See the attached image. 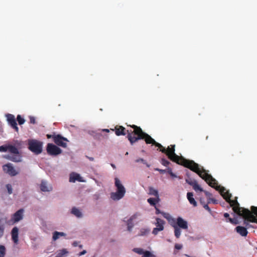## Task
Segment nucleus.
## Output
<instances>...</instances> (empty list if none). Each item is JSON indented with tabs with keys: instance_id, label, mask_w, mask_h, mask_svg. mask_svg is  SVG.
Here are the masks:
<instances>
[{
	"instance_id": "obj_35",
	"label": "nucleus",
	"mask_w": 257,
	"mask_h": 257,
	"mask_svg": "<svg viewBox=\"0 0 257 257\" xmlns=\"http://www.w3.org/2000/svg\"><path fill=\"white\" fill-rule=\"evenodd\" d=\"M136 162H138V163L142 162L144 164H146V161L142 158H139V159L136 160Z\"/></svg>"
},
{
	"instance_id": "obj_14",
	"label": "nucleus",
	"mask_w": 257,
	"mask_h": 257,
	"mask_svg": "<svg viewBox=\"0 0 257 257\" xmlns=\"http://www.w3.org/2000/svg\"><path fill=\"white\" fill-rule=\"evenodd\" d=\"M69 181L71 183H75L76 181L79 182H85L86 181L83 179V178L80 175V174L76 173V172H72L69 175Z\"/></svg>"
},
{
	"instance_id": "obj_45",
	"label": "nucleus",
	"mask_w": 257,
	"mask_h": 257,
	"mask_svg": "<svg viewBox=\"0 0 257 257\" xmlns=\"http://www.w3.org/2000/svg\"><path fill=\"white\" fill-rule=\"evenodd\" d=\"M224 216L225 217H226V218H228V217H229V214H228V213H225L224 214Z\"/></svg>"
},
{
	"instance_id": "obj_22",
	"label": "nucleus",
	"mask_w": 257,
	"mask_h": 257,
	"mask_svg": "<svg viewBox=\"0 0 257 257\" xmlns=\"http://www.w3.org/2000/svg\"><path fill=\"white\" fill-rule=\"evenodd\" d=\"M125 128L120 126L118 127H115V134L117 136L125 135V133L124 132Z\"/></svg>"
},
{
	"instance_id": "obj_6",
	"label": "nucleus",
	"mask_w": 257,
	"mask_h": 257,
	"mask_svg": "<svg viewBox=\"0 0 257 257\" xmlns=\"http://www.w3.org/2000/svg\"><path fill=\"white\" fill-rule=\"evenodd\" d=\"M155 220L156 221L153 222V224L155 225V227L153 228L152 233L153 234L156 235L159 232L162 231L164 229L165 222L163 220L158 217H156Z\"/></svg>"
},
{
	"instance_id": "obj_19",
	"label": "nucleus",
	"mask_w": 257,
	"mask_h": 257,
	"mask_svg": "<svg viewBox=\"0 0 257 257\" xmlns=\"http://www.w3.org/2000/svg\"><path fill=\"white\" fill-rule=\"evenodd\" d=\"M235 230L242 236H246L248 233L246 228L241 226H237L235 228Z\"/></svg>"
},
{
	"instance_id": "obj_21",
	"label": "nucleus",
	"mask_w": 257,
	"mask_h": 257,
	"mask_svg": "<svg viewBox=\"0 0 257 257\" xmlns=\"http://www.w3.org/2000/svg\"><path fill=\"white\" fill-rule=\"evenodd\" d=\"M149 194L151 195H153L156 198H159V193L157 189L153 187H149Z\"/></svg>"
},
{
	"instance_id": "obj_5",
	"label": "nucleus",
	"mask_w": 257,
	"mask_h": 257,
	"mask_svg": "<svg viewBox=\"0 0 257 257\" xmlns=\"http://www.w3.org/2000/svg\"><path fill=\"white\" fill-rule=\"evenodd\" d=\"M29 150L35 154H39L42 152L43 143L36 140L28 141Z\"/></svg>"
},
{
	"instance_id": "obj_20",
	"label": "nucleus",
	"mask_w": 257,
	"mask_h": 257,
	"mask_svg": "<svg viewBox=\"0 0 257 257\" xmlns=\"http://www.w3.org/2000/svg\"><path fill=\"white\" fill-rule=\"evenodd\" d=\"M187 197L189 203L193 205L194 206H197V202L193 198V194L191 192H188L187 194Z\"/></svg>"
},
{
	"instance_id": "obj_17",
	"label": "nucleus",
	"mask_w": 257,
	"mask_h": 257,
	"mask_svg": "<svg viewBox=\"0 0 257 257\" xmlns=\"http://www.w3.org/2000/svg\"><path fill=\"white\" fill-rule=\"evenodd\" d=\"M7 119L11 126L16 130V119L15 116L11 114H6Z\"/></svg>"
},
{
	"instance_id": "obj_28",
	"label": "nucleus",
	"mask_w": 257,
	"mask_h": 257,
	"mask_svg": "<svg viewBox=\"0 0 257 257\" xmlns=\"http://www.w3.org/2000/svg\"><path fill=\"white\" fill-rule=\"evenodd\" d=\"M6 249L4 245H0V257H5Z\"/></svg>"
},
{
	"instance_id": "obj_16",
	"label": "nucleus",
	"mask_w": 257,
	"mask_h": 257,
	"mask_svg": "<svg viewBox=\"0 0 257 257\" xmlns=\"http://www.w3.org/2000/svg\"><path fill=\"white\" fill-rule=\"evenodd\" d=\"M70 212L78 218H81L83 217V213L82 210L76 207H72Z\"/></svg>"
},
{
	"instance_id": "obj_31",
	"label": "nucleus",
	"mask_w": 257,
	"mask_h": 257,
	"mask_svg": "<svg viewBox=\"0 0 257 257\" xmlns=\"http://www.w3.org/2000/svg\"><path fill=\"white\" fill-rule=\"evenodd\" d=\"M203 191L204 192L206 196L209 198V202H212L215 203V200H214L213 199H211L210 198V197L211 196V194L209 192H208L206 191H204V190H203Z\"/></svg>"
},
{
	"instance_id": "obj_2",
	"label": "nucleus",
	"mask_w": 257,
	"mask_h": 257,
	"mask_svg": "<svg viewBox=\"0 0 257 257\" xmlns=\"http://www.w3.org/2000/svg\"><path fill=\"white\" fill-rule=\"evenodd\" d=\"M114 185L116 190L110 193V197L113 201H117L124 197L126 190L122 181L118 177L114 178Z\"/></svg>"
},
{
	"instance_id": "obj_13",
	"label": "nucleus",
	"mask_w": 257,
	"mask_h": 257,
	"mask_svg": "<svg viewBox=\"0 0 257 257\" xmlns=\"http://www.w3.org/2000/svg\"><path fill=\"white\" fill-rule=\"evenodd\" d=\"M53 140L54 142L58 146H61L63 148L67 147L66 142H68V140L65 138L62 137L60 135L53 136Z\"/></svg>"
},
{
	"instance_id": "obj_37",
	"label": "nucleus",
	"mask_w": 257,
	"mask_h": 257,
	"mask_svg": "<svg viewBox=\"0 0 257 257\" xmlns=\"http://www.w3.org/2000/svg\"><path fill=\"white\" fill-rule=\"evenodd\" d=\"M86 252H87V251H86V250H82V251L80 252L78 254V255L79 256H82V255H84L85 254H86Z\"/></svg>"
},
{
	"instance_id": "obj_15",
	"label": "nucleus",
	"mask_w": 257,
	"mask_h": 257,
	"mask_svg": "<svg viewBox=\"0 0 257 257\" xmlns=\"http://www.w3.org/2000/svg\"><path fill=\"white\" fill-rule=\"evenodd\" d=\"M67 233L64 232L55 231L52 233V239L53 241H56L61 237L66 238Z\"/></svg>"
},
{
	"instance_id": "obj_49",
	"label": "nucleus",
	"mask_w": 257,
	"mask_h": 257,
	"mask_svg": "<svg viewBox=\"0 0 257 257\" xmlns=\"http://www.w3.org/2000/svg\"><path fill=\"white\" fill-rule=\"evenodd\" d=\"M80 248H82L83 247V245L81 244H79L78 246Z\"/></svg>"
},
{
	"instance_id": "obj_1",
	"label": "nucleus",
	"mask_w": 257,
	"mask_h": 257,
	"mask_svg": "<svg viewBox=\"0 0 257 257\" xmlns=\"http://www.w3.org/2000/svg\"><path fill=\"white\" fill-rule=\"evenodd\" d=\"M133 127L134 128V134L129 133L127 135L128 139L132 144H133L140 139H145L146 143L152 144L162 148L160 151L166 153L169 158L173 161L181 164L196 172L211 187L215 188L219 191L222 188H224L223 187L217 186L216 185V181L203 169L201 167L199 166L197 164L192 161L187 160L177 156L175 153V145L171 146V148L168 147L167 149H166L160 144L156 142L151 136L144 133L140 127H137L136 125H134Z\"/></svg>"
},
{
	"instance_id": "obj_40",
	"label": "nucleus",
	"mask_w": 257,
	"mask_h": 257,
	"mask_svg": "<svg viewBox=\"0 0 257 257\" xmlns=\"http://www.w3.org/2000/svg\"><path fill=\"white\" fill-rule=\"evenodd\" d=\"M204 208L206 209L207 210H208L209 212H210L211 211V210L210 209V208L209 207V206L206 205V204H205L204 205Z\"/></svg>"
},
{
	"instance_id": "obj_33",
	"label": "nucleus",
	"mask_w": 257,
	"mask_h": 257,
	"mask_svg": "<svg viewBox=\"0 0 257 257\" xmlns=\"http://www.w3.org/2000/svg\"><path fill=\"white\" fill-rule=\"evenodd\" d=\"M228 219L229 221L232 224H236L238 223V221H237L236 218H229Z\"/></svg>"
},
{
	"instance_id": "obj_9",
	"label": "nucleus",
	"mask_w": 257,
	"mask_h": 257,
	"mask_svg": "<svg viewBox=\"0 0 257 257\" xmlns=\"http://www.w3.org/2000/svg\"><path fill=\"white\" fill-rule=\"evenodd\" d=\"M47 153L52 156H57L62 153V150L52 144H48L47 147Z\"/></svg>"
},
{
	"instance_id": "obj_26",
	"label": "nucleus",
	"mask_w": 257,
	"mask_h": 257,
	"mask_svg": "<svg viewBox=\"0 0 257 257\" xmlns=\"http://www.w3.org/2000/svg\"><path fill=\"white\" fill-rule=\"evenodd\" d=\"M183 244L181 243H175L174 245V253H177V251L181 250L183 248Z\"/></svg>"
},
{
	"instance_id": "obj_48",
	"label": "nucleus",
	"mask_w": 257,
	"mask_h": 257,
	"mask_svg": "<svg viewBox=\"0 0 257 257\" xmlns=\"http://www.w3.org/2000/svg\"><path fill=\"white\" fill-rule=\"evenodd\" d=\"M168 173L170 174V175H171V173H173L171 169H168Z\"/></svg>"
},
{
	"instance_id": "obj_7",
	"label": "nucleus",
	"mask_w": 257,
	"mask_h": 257,
	"mask_svg": "<svg viewBox=\"0 0 257 257\" xmlns=\"http://www.w3.org/2000/svg\"><path fill=\"white\" fill-rule=\"evenodd\" d=\"M132 250L133 252L141 255L142 257H157L154 251L144 250L141 247L134 248Z\"/></svg>"
},
{
	"instance_id": "obj_39",
	"label": "nucleus",
	"mask_w": 257,
	"mask_h": 257,
	"mask_svg": "<svg viewBox=\"0 0 257 257\" xmlns=\"http://www.w3.org/2000/svg\"><path fill=\"white\" fill-rule=\"evenodd\" d=\"M156 208V214H161L162 215V213L163 212H161L158 208L155 207Z\"/></svg>"
},
{
	"instance_id": "obj_10",
	"label": "nucleus",
	"mask_w": 257,
	"mask_h": 257,
	"mask_svg": "<svg viewBox=\"0 0 257 257\" xmlns=\"http://www.w3.org/2000/svg\"><path fill=\"white\" fill-rule=\"evenodd\" d=\"M39 187L41 191L44 192H50L53 190V185L45 180L41 181Z\"/></svg>"
},
{
	"instance_id": "obj_36",
	"label": "nucleus",
	"mask_w": 257,
	"mask_h": 257,
	"mask_svg": "<svg viewBox=\"0 0 257 257\" xmlns=\"http://www.w3.org/2000/svg\"><path fill=\"white\" fill-rule=\"evenodd\" d=\"M251 210L253 213L254 214H257V207L252 206Z\"/></svg>"
},
{
	"instance_id": "obj_43",
	"label": "nucleus",
	"mask_w": 257,
	"mask_h": 257,
	"mask_svg": "<svg viewBox=\"0 0 257 257\" xmlns=\"http://www.w3.org/2000/svg\"><path fill=\"white\" fill-rule=\"evenodd\" d=\"M170 175L173 178H178V176L173 173H171Z\"/></svg>"
},
{
	"instance_id": "obj_29",
	"label": "nucleus",
	"mask_w": 257,
	"mask_h": 257,
	"mask_svg": "<svg viewBox=\"0 0 257 257\" xmlns=\"http://www.w3.org/2000/svg\"><path fill=\"white\" fill-rule=\"evenodd\" d=\"M12 237L14 242L16 243V226H15L12 230Z\"/></svg>"
},
{
	"instance_id": "obj_47",
	"label": "nucleus",
	"mask_w": 257,
	"mask_h": 257,
	"mask_svg": "<svg viewBox=\"0 0 257 257\" xmlns=\"http://www.w3.org/2000/svg\"><path fill=\"white\" fill-rule=\"evenodd\" d=\"M47 138H52V137H53V136H52V135H47Z\"/></svg>"
},
{
	"instance_id": "obj_27",
	"label": "nucleus",
	"mask_w": 257,
	"mask_h": 257,
	"mask_svg": "<svg viewBox=\"0 0 257 257\" xmlns=\"http://www.w3.org/2000/svg\"><path fill=\"white\" fill-rule=\"evenodd\" d=\"M191 184L193 186V189L196 191H203V189L196 182H194V183Z\"/></svg>"
},
{
	"instance_id": "obj_11",
	"label": "nucleus",
	"mask_w": 257,
	"mask_h": 257,
	"mask_svg": "<svg viewBox=\"0 0 257 257\" xmlns=\"http://www.w3.org/2000/svg\"><path fill=\"white\" fill-rule=\"evenodd\" d=\"M175 223L178 227L184 230L188 229V223L187 220L183 218L182 217H178L175 219Z\"/></svg>"
},
{
	"instance_id": "obj_4",
	"label": "nucleus",
	"mask_w": 257,
	"mask_h": 257,
	"mask_svg": "<svg viewBox=\"0 0 257 257\" xmlns=\"http://www.w3.org/2000/svg\"><path fill=\"white\" fill-rule=\"evenodd\" d=\"M162 216L168 221L170 224L174 228L175 236L178 238H179L181 234V228L178 227L176 224L175 219L171 214L166 212H163Z\"/></svg>"
},
{
	"instance_id": "obj_3",
	"label": "nucleus",
	"mask_w": 257,
	"mask_h": 257,
	"mask_svg": "<svg viewBox=\"0 0 257 257\" xmlns=\"http://www.w3.org/2000/svg\"><path fill=\"white\" fill-rule=\"evenodd\" d=\"M1 152H9L14 154V156L11 157L9 155H5L4 158L9 159L13 162H16V146L10 144H6L0 146Z\"/></svg>"
},
{
	"instance_id": "obj_32",
	"label": "nucleus",
	"mask_w": 257,
	"mask_h": 257,
	"mask_svg": "<svg viewBox=\"0 0 257 257\" xmlns=\"http://www.w3.org/2000/svg\"><path fill=\"white\" fill-rule=\"evenodd\" d=\"M6 188L8 190V192L9 194H11L13 192V189L12 185L10 184H7Z\"/></svg>"
},
{
	"instance_id": "obj_44",
	"label": "nucleus",
	"mask_w": 257,
	"mask_h": 257,
	"mask_svg": "<svg viewBox=\"0 0 257 257\" xmlns=\"http://www.w3.org/2000/svg\"><path fill=\"white\" fill-rule=\"evenodd\" d=\"M156 170L159 171L160 172H161L162 173H164L165 172V170H161V169H157Z\"/></svg>"
},
{
	"instance_id": "obj_30",
	"label": "nucleus",
	"mask_w": 257,
	"mask_h": 257,
	"mask_svg": "<svg viewBox=\"0 0 257 257\" xmlns=\"http://www.w3.org/2000/svg\"><path fill=\"white\" fill-rule=\"evenodd\" d=\"M17 121L20 124H22L25 122V120L19 115H17Z\"/></svg>"
},
{
	"instance_id": "obj_34",
	"label": "nucleus",
	"mask_w": 257,
	"mask_h": 257,
	"mask_svg": "<svg viewBox=\"0 0 257 257\" xmlns=\"http://www.w3.org/2000/svg\"><path fill=\"white\" fill-rule=\"evenodd\" d=\"M161 163L164 166H167V165H169V162H168V161H167L166 160H165L164 159H162Z\"/></svg>"
},
{
	"instance_id": "obj_25",
	"label": "nucleus",
	"mask_w": 257,
	"mask_h": 257,
	"mask_svg": "<svg viewBox=\"0 0 257 257\" xmlns=\"http://www.w3.org/2000/svg\"><path fill=\"white\" fill-rule=\"evenodd\" d=\"M160 201L159 198H150L148 199V202L151 205H155L156 203L159 202Z\"/></svg>"
},
{
	"instance_id": "obj_41",
	"label": "nucleus",
	"mask_w": 257,
	"mask_h": 257,
	"mask_svg": "<svg viewBox=\"0 0 257 257\" xmlns=\"http://www.w3.org/2000/svg\"><path fill=\"white\" fill-rule=\"evenodd\" d=\"M30 118L31 122L32 123H35V118L33 116H30Z\"/></svg>"
},
{
	"instance_id": "obj_24",
	"label": "nucleus",
	"mask_w": 257,
	"mask_h": 257,
	"mask_svg": "<svg viewBox=\"0 0 257 257\" xmlns=\"http://www.w3.org/2000/svg\"><path fill=\"white\" fill-rule=\"evenodd\" d=\"M16 222V212L14 213L12 217V218L10 220L7 221V223L11 225L15 224Z\"/></svg>"
},
{
	"instance_id": "obj_38",
	"label": "nucleus",
	"mask_w": 257,
	"mask_h": 257,
	"mask_svg": "<svg viewBox=\"0 0 257 257\" xmlns=\"http://www.w3.org/2000/svg\"><path fill=\"white\" fill-rule=\"evenodd\" d=\"M79 244V242L75 241L73 242L72 245L74 247H76V246H78Z\"/></svg>"
},
{
	"instance_id": "obj_23",
	"label": "nucleus",
	"mask_w": 257,
	"mask_h": 257,
	"mask_svg": "<svg viewBox=\"0 0 257 257\" xmlns=\"http://www.w3.org/2000/svg\"><path fill=\"white\" fill-rule=\"evenodd\" d=\"M24 216V209H21L17 211V222L22 220Z\"/></svg>"
},
{
	"instance_id": "obj_18",
	"label": "nucleus",
	"mask_w": 257,
	"mask_h": 257,
	"mask_svg": "<svg viewBox=\"0 0 257 257\" xmlns=\"http://www.w3.org/2000/svg\"><path fill=\"white\" fill-rule=\"evenodd\" d=\"M69 254L68 250L67 248H63L56 252L55 257H66Z\"/></svg>"
},
{
	"instance_id": "obj_42",
	"label": "nucleus",
	"mask_w": 257,
	"mask_h": 257,
	"mask_svg": "<svg viewBox=\"0 0 257 257\" xmlns=\"http://www.w3.org/2000/svg\"><path fill=\"white\" fill-rule=\"evenodd\" d=\"M100 131H101L102 132H106V133L109 132V130L107 129V128L101 129V130H100Z\"/></svg>"
},
{
	"instance_id": "obj_46",
	"label": "nucleus",
	"mask_w": 257,
	"mask_h": 257,
	"mask_svg": "<svg viewBox=\"0 0 257 257\" xmlns=\"http://www.w3.org/2000/svg\"><path fill=\"white\" fill-rule=\"evenodd\" d=\"M100 136V135L98 133H96V135L94 136V137L97 138V139H98L99 137Z\"/></svg>"
},
{
	"instance_id": "obj_12",
	"label": "nucleus",
	"mask_w": 257,
	"mask_h": 257,
	"mask_svg": "<svg viewBox=\"0 0 257 257\" xmlns=\"http://www.w3.org/2000/svg\"><path fill=\"white\" fill-rule=\"evenodd\" d=\"M3 169L5 173L9 174L11 176L16 175V171L11 163H8L3 166Z\"/></svg>"
},
{
	"instance_id": "obj_8",
	"label": "nucleus",
	"mask_w": 257,
	"mask_h": 257,
	"mask_svg": "<svg viewBox=\"0 0 257 257\" xmlns=\"http://www.w3.org/2000/svg\"><path fill=\"white\" fill-rule=\"evenodd\" d=\"M139 215L135 214L129 217H125L123 219V222L127 226V230L131 231L134 226L135 220L137 218Z\"/></svg>"
},
{
	"instance_id": "obj_50",
	"label": "nucleus",
	"mask_w": 257,
	"mask_h": 257,
	"mask_svg": "<svg viewBox=\"0 0 257 257\" xmlns=\"http://www.w3.org/2000/svg\"><path fill=\"white\" fill-rule=\"evenodd\" d=\"M145 165H146V166L148 167H150V165H149L148 164H147V163L146 162V164H145Z\"/></svg>"
}]
</instances>
